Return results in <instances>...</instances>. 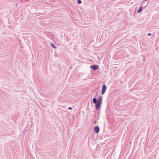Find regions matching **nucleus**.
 <instances>
[{"label":"nucleus","instance_id":"1","mask_svg":"<svg viewBox=\"0 0 159 159\" xmlns=\"http://www.w3.org/2000/svg\"><path fill=\"white\" fill-rule=\"evenodd\" d=\"M102 97L101 96H100L98 98L97 101V99L95 97L93 99V102L95 104V109L96 110H98L100 109L102 104Z\"/></svg>","mask_w":159,"mask_h":159},{"label":"nucleus","instance_id":"2","mask_svg":"<svg viewBox=\"0 0 159 159\" xmlns=\"http://www.w3.org/2000/svg\"><path fill=\"white\" fill-rule=\"evenodd\" d=\"M75 22H74L77 25L80 26L84 27V25H85V24H86L85 22V21H86V20H84V22H83L82 21V20H75Z\"/></svg>","mask_w":159,"mask_h":159},{"label":"nucleus","instance_id":"3","mask_svg":"<svg viewBox=\"0 0 159 159\" xmlns=\"http://www.w3.org/2000/svg\"><path fill=\"white\" fill-rule=\"evenodd\" d=\"M90 68L92 69L93 70L95 71L98 70L99 68V66L96 65H91L90 66Z\"/></svg>","mask_w":159,"mask_h":159},{"label":"nucleus","instance_id":"4","mask_svg":"<svg viewBox=\"0 0 159 159\" xmlns=\"http://www.w3.org/2000/svg\"><path fill=\"white\" fill-rule=\"evenodd\" d=\"M107 89L106 86L105 84H103L102 85V89L101 91V93L102 95H103L105 92L106 90Z\"/></svg>","mask_w":159,"mask_h":159},{"label":"nucleus","instance_id":"5","mask_svg":"<svg viewBox=\"0 0 159 159\" xmlns=\"http://www.w3.org/2000/svg\"><path fill=\"white\" fill-rule=\"evenodd\" d=\"M147 5L146 6L143 7L142 6L140 7L137 10V13H139L141 12L143 10L146 8V7L147 6Z\"/></svg>","mask_w":159,"mask_h":159},{"label":"nucleus","instance_id":"6","mask_svg":"<svg viewBox=\"0 0 159 159\" xmlns=\"http://www.w3.org/2000/svg\"><path fill=\"white\" fill-rule=\"evenodd\" d=\"M99 127L98 126H95L94 128V130L95 133H98L99 132Z\"/></svg>","mask_w":159,"mask_h":159},{"label":"nucleus","instance_id":"7","mask_svg":"<svg viewBox=\"0 0 159 159\" xmlns=\"http://www.w3.org/2000/svg\"><path fill=\"white\" fill-rule=\"evenodd\" d=\"M51 45L53 48H54L56 49L57 48V47L55 45H54L53 43H51Z\"/></svg>","mask_w":159,"mask_h":159},{"label":"nucleus","instance_id":"8","mask_svg":"<svg viewBox=\"0 0 159 159\" xmlns=\"http://www.w3.org/2000/svg\"><path fill=\"white\" fill-rule=\"evenodd\" d=\"M77 2L78 4H80L82 3V1L81 0H77Z\"/></svg>","mask_w":159,"mask_h":159},{"label":"nucleus","instance_id":"9","mask_svg":"<svg viewBox=\"0 0 159 159\" xmlns=\"http://www.w3.org/2000/svg\"><path fill=\"white\" fill-rule=\"evenodd\" d=\"M148 36H150L151 35V34L150 33H148Z\"/></svg>","mask_w":159,"mask_h":159},{"label":"nucleus","instance_id":"10","mask_svg":"<svg viewBox=\"0 0 159 159\" xmlns=\"http://www.w3.org/2000/svg\"><path fill=\"white\" fill-rule=\"evenodd\" d=\"M72 108L71 107H69L68 108V109H70V110H71L72 109Z\"/></svg>","mask_w":159,"mask_h":159},{"label":"nucleus","instance_id":"11","mask_svg":"<svg viewBox=\"0 0 159 159\" xmlns=\"http://www.w3.org/2000/svg\"><path fill=\"white\" fill-rule=\"evenodd\" d=\"M145 2V1H143L142 2V3H141V4H142L143 3H144Z\"/></svg>","mask_w":159,"mask_h":159},{"label":"nucleus","instance_id":"12","mask_svg":"<svg viewBox=\"0 0 159 159\" xmlns=\"http://www.w3.org/2000/svg\"><path fill=\"white\" fill-rule=\"evenodd\" d=\"M94 123L96 124V121H95L94 122Z\"/></svg>","mask_w":159,"mask_h":159},{"label":"nucleus","instance_id":"13","mask_svg":"<svg viewBox=\"0 0 159 159\" xmlns=\"http://www.w3.org/2000/svg\"><path fill=\"white\" fill-rule=\"evenodd\" d=\"M147 0H144V1H147Z\"/></svg>","mask_w":159,"mask_h":159}]
</instances>
